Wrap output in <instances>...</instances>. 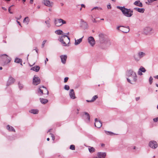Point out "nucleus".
Here are the masks:
<instances>
[{
  "label": "nucleus",
  "instance_id": "e433bc0d",
  "mask_svg": "<svg viewBox=\"0 0 158 158\" xmlns=\"http://www.w3.org/2000/svg\"><path fill=\"white\" fill-rule=\"evenodd\" d=\"M64 89L66 90H68L70 88L69 85H65L64 86Z\"/></svg>",
  "mask_w": 158,
  "mask_h": 158
},
{
  "label": "nucleus",
  "instance_id": "ea45409f",
  "mask_svg": "<svg viewBox=\"0 0 158 158\" xmlns=\"http://www.w3.org/2000/svg\"><path fill=\"white\" fill-rule=\"evenodd\" d=\"M153 78L151 76L149 79V81L150 83V84L151 85L152 82Z\"/></svg>",
  "mask_w": 158,
  "mask_h": 158
},
{
  "label": "nucleus",
  "instance_id": "7c9ffc66",
  "mask_svg": "<svg viewBox=\"0 0 158 158\" xmlns=\"http://www.w3.org/2000/svg\"><path fill=\"white\" fill-rule=\"evenodd\" d=\"M88 42L92 46H93L95 44V40H88Z\"/></svg>",
  "mask_w": 158,
  "mask_h": 158
},
{
  "label": "nucleus",
  "instance_id": "09e8293b",
  "mask_svg": "<svg viewBox=\"0 0 158 158\" xmlns=\"http://www.w3.org/2000/svg\"><path fill=\"white\" fill-rule=\"evenodd\" d=\"M88 40H94V39L93 37L90 36L88 37Z\"/></svg>",
  "mask_w": 158,
  "mask_h": 158
},
{
  "label": "nucleus",
  "instance_id": "20e7f679",
  "mask_svg": "<svg viewBox=\"0 0 158 158\" xmlns=\"http://www.w3.org/2000/svg\"><path fill=\"white\" fill-rule=\"evenodd\" d=\"M143 32L147 35H150L154 32L153 28L150 27H146L144 28L143 30Z\"/></svg>",
  "mask_w": 158,
  "mask_h": 158
},
{
  "label": "nucleus",
  "instance_id": "bb28decb",
  "mask_svg": "<svg viewBox=\"0 0 158 158\" xmlns=\"http://www.w3.org/2000/svg\"><path fill=\"white\" fill-rule=\"evenodd\" d=\"M15 62L18 63H20L21 65H22V61L20 59L18 58H16L15 60Z\"/></svg>",
  "mask_w": 158,
  "mask_h": 158
},
{
  "label": "nucleus",
  "instance_id": "6ab92c4d",
  "mask_svg": "<svg viewBox=\"0 0 158 158\" xmlns=\"http://www.w3.org/2000/svg\"><path fill=\"white\" fill-rule=\"evenodd\" d=\"M98 35L99 39H106L107 38L106 35L102 33H99Z\"/></svg>",
  "mask_w": 158,
  "mask_h": 158
},
{
  "label": "nucleus",
  "instance_id": "4468645a",
  "mask_svg": "<svg viewBox=\"0 0 158 158\" xmlns=\"http://www.w3.org/2000/svg\"><path fill=\"white\" fill-rule=\"evenodd\" d=\"M69 95L70 98L72 99H75L76 98L75 96V94L73 89H71L70 90L69 93Z\"/></svg>",
  "mask_w": 158,
  "mask_h": 158
},
{
  "label": "nucleus",
  "instance_id": "864d4df0",
  "mask_svg": "<svg viewBox=\"0 0 158 158\" xmlns=\"http://www.w3.org/2000/svg\"><path fill=\"white\" fill-rule=\"evenodd\" d=\"M139 99H140L139 97H137L135 98V99L136 101L139 100Z\"/></svg>",
  "mask_w": 158,
  "mask_h": 158
},
{
  "label": "nucleus",
  "instance_id": "9d476101",
  "mask_svg": "<svg viewBox=\"0 0 158 158\" xmlns=\"http://www.w3.org/2000/svg\"><path fill=\"white\" fill-rule=\"evenodd\" d=\"M42 3L46 6L49 7H52L53 4L52 2H50L49 0H44Z\"/></svg>",
  "mask_w": 158,
  "mask_h": 158
},
{
  "label": "nucleus",
  "instance_id": "a878e982",
  "mask_svg": "<svg viewBox=\"0 0 158 158\" xmlns=\"http://www.w3.org/2000/svg\"><path fill=\"white\" fill-rule=\"evenodd\" d=\"M40 69V67L38 66H36L31 68V70H32L35 72H38Z\"/></svg>",
  "mask_w": 158,
  "mask_h": 158
},
{
  "label": "nucleus",
  "instance_id": "f8f14e48",
  "mask_svg": "<svg viewBox=\"0 0 158 158\" xmlns=\"http://www.w3.org/2000/svg\"><path fill=\"white\" fill-rule=\"evenodd\" d=\"M146 71V70L144 68L143 66H140L139 69L137 72V73L138 75L141 76L143 75L142 73H145Z\"/></svg>",
  "mask_w": 158,
  "mask_h": 158
},
{
  "label": "nucleus",
  "instance_id": "39448f33",
  "mask_svg": "<svg viewBox=\"0 0 158 158\" xmlns=\"http://www.w3.org/2000/svg\"><path fill=\"white\" fill-rule=\"evenodd\" d=\"M146 55V53L145 52L140 51L138 52L137 55H135L134 57L135 61H138L141 59L145 56Z\"/></svg>",
  "mask_w": 158,
  "mask_h": 158
},
{
  "label": "nucleus",
  "instance_id": "c9c22d12",
  "mask_svg": "<svg viewBox=\"0 0 158 158\" xmlns=\"http://www.w3.org/2000/svg\"><path fill=\"white\" fill-rule=\"evenodd\" d=\"M74 44L75 45H77L81 42L82 40H75Z\"/></svg>",
  "mask_w": 158,
  "mask_h": 158
},
{
  "label": "nucleus",
  "instance_id": "aec40b11",
  "mask_svg": "<svg viewBox=\"0 0 158 158\" xmlns=\"http://www.w3.org/2000/svg\"><path fill=\"white\" fill-rule=\"evenodd\" d=\"M50 21V18H48L47 19L45 20V23L46 25V26L48 28H50L51 26Z\"/></svg>",
  "mask_w": 158,
  "mask_h": 158
},
{
  "label": "nucleus",
  "instance_id": "423d86ee",
  "mask_svg": "<svg viewBox=\"0 0 158 158\" xmlns=\"http://www.w3.org/2000/svg\"><path fill=\"white\" fill-rule=\"evenodd\" d=\"M54 23L56 26L59 27L66 24V22L61 19H55L54 20Z\"/></svg>",
  "mask_w": 158,
  "mask_h": 158
},
{
  "label": "nucleus",
  "instance_id": "4d7b16f0",
  "mask_svg": "<svg viewBox=\"0 0 158 158\" xmlns=\"http://www.w3.org/2000/svg\"><path fill=\"white\" fill-rule=\"evenodd\" d=\"M154 77L156 79H158V75H156V76H155Z\"/></svg>",
  "mask_w": 158,
  "mask_h": 158
},
{
  "label": "nucleus",
  "instance_id": "473e14b6",
  "mask_svg": "<svg viewBox=\"0 0 158 158\" xmlns=\"http://www.w3.org/2000/svg\"><path fill=\"white\" fill-rule=\"evenodd\" d=\"M88 150L89 151L91 152L92 153L94 152L95 150L94 148L93 147H89L88 148Z\"/></svg>",
  "mask_w": 158,
  "mask_h": 158
},
{
  "label": "nucleus",
  "instance_id": "c756f323",
  "mask_svg": "<svg viewBox=\"0 0 158 158\" xmlns=\"http://www.w3.org/2000/svg\"><path fill=\"white\" fill-rule=\"evenodd\" d=\"M40 102L43 104H45L48 102V100L46 99L40 98Z\"/></svg>",
  "mask_w": 158,
  "mask_h": 158
},
{
  "label": "nucleus",
  "instance_id": "0eeeda50",
  "mask_svg": "<svg viewBox=\"0 0 158 158\" xmlns=\"http://www.w3.org/2000/svg\"><path fill=\"white\" fill-rule=\"evenodd\" d=\"M116 28L117 30L124 33H127L130 31L129 27L128 26L126 27L122 26H118Z\"/></svg>",
  "mask_w": 158,
  "mask_h": 158
},
{
  "label": "nucleus",
  "instance_id": "8fccbe9b",
  "mask_svg": "<svg viewBox=\"0 0 158 158\" xmlns=\"http://www.w3.org/2000/svg\"><path fill=\"white\" fill-rule=\"evenodd\" d=\"M107 8L108 9H111V7L110 4L108 5H107Z\"/></svg>",
  "mask_w": 158,
  "mask_h": 158
},
{
  "label": "nucleus",
  "instance_id": "2f4dec72",
  "mask_svg": "<svg viewBox=\"0 0 158 158\" xmlns=\"http://www.w3.org/2000/svg\"><path fill=\"white\" fill-rule=\"evenodd\" d=\"M106 40H98V43L99 44L103 45L106 42Z\"/></svg>",
  "mask_w": 158,
  "mask_h": 158
},
{
  "label": "nucleus",
  "instance_id": "cd10ccee",
  "mask_svg": "<svg viewBox=\"0 0 158 158\" xmlns=\"http://www.w3.org/2000/svg\"><path fill=\"white\" fill-rule=\"evenodd\" d=\"M55 33L58 35H63V31L61 30H57L55 31Z\"/></svg>",
  "mask_w": 158,
  "mask_h": 158
},
{
  "label": "nucleus",
  "instance_id": "680f3d73",
  "mask_svg": "<svg viewBox=\"0 0 158 158\" xmlns=\"http://www.w3.org/2000/svg\"><path fill=\"white\" fill-rule=\"evenodd\" d=\"M21 17H22L21 16V15H20V16H19V19H20L21 18Z\"/></svg>",
  "mask_w": 158,
  "mask_h": 158
},
{
  "label": "nucleus",
  "instance_id": "3c124183",
  "mask_svg": "<svg viewBox=\"0 0 158 158\" xmlns=\"http://www.w3.org/2000/svg\"><path fill=\"white\" fill-rule=\"evenodd\" d=\"M16 22L19 25H20L21 27H22L21 24L19 21L17 20Z\"/></svg>",
  "mask_w": 158,
  "mask_h": 158
},
{
  "label": "nucleus",
  "instance_id": "6e6d98bb",
  "mask_svg": "<svg viewBox=\"0 0 158 158\" xmlns=\"http://www.w3.org/2000/svg\"><path fill=\"white\" fill-rule=\"evenodd\" d=\"M13 5H12V6H10L9 8V9H8V11L9 12H10V10H11V7L12 6H13Z\"/></svg>",
  "mask_w": 158,
  "mask_h": 158
},
{
  "label": "nucleus",
  "instance_id": "052dcab7",
  "mask_svg": "<svg viewBox=\"0 0 158 158\" xmlns=\"http://www.w3.org/2000/svg\"><path fill=\"white\" fill-rule=\"evenodd\" d=\"M33 0H30V2L31 3H32L33 2Z\"/></svg>",
  "mask_w": 158,
  "mask_h": 158
},
{
  "label": "nucleus",
  "instance_id": "72a5a7b5",
  "mask_svg": "<svg viewBox=\"0 0 158 158\" xmlns=\"http://www.w3.org/2000/svg\"><path fill=\"white\" fill-rule=\"evenodd\" d=\"M66 38H67L68 40H70V38H69V36H68L67 35H62L61 36V38L62 39H66Z\"/></svg>",
  "mask_w": 158,
  "mask_h": 158
},
{
  "label": "nucleus",
  "instance_id": "ddd939ff",
  "mask_svg": "<svg viewBox=\"0 0 158 158\" xmlns=\"http://www.w3.org/2000/svg\"><path fill=\"white\" fill-rule=\"evenodd\" d=\"M15 81V79L12 77L11 76H10L8 80V81L7 82L6 85L8 86L12 84Z\"/></svg>",
  "mask_w": 158,
  "mask_h": 158
},
{
  "label": "nucleus",
  "instance_id": "4be33fe9",
  "mask_svg": "<svg viewBox=\"0 0 158 158\" xmlns=\"http://www.w3.org/2000/svg\"><path fill=\"white\" fill-rule=\"evenodd\" d=\"M29 112L34 114H36L39 113V110L37 109H31L29 110Z\"/></svg>",
  "mask_w": 158,
  "mask_h": 158
},
{
  "label": "nucleus",
  "instance_id": "c03bdc74",
  "mask_svg": "<svg viewBox=\"0 0 158 158\" xmlns=\"http://www.w3.org/2000/svg\"><path fill=\"white\" fill-rule=\"evenodd\" d=\"M50 134L51 136V137H52V138L53 140V141L55 139V136L54 135L51 133H50Z\"/></svg>",
  "mask_w": 158,
  "mask_h": 158
},
{
  "label": "nucleus",
  "instance_id": "774afa93",
  "mask_svg": "<svg viewBox=\"0 0 158 158\" xmlns=\"http://www.w3.org/2000/svg\"><path fill=\"white\" fill-rule=\"evenodd\" d=\"M9 12L10 13V14H13V13L12 12L10 11V12Z\"/></svg>",
  "mask_w": 158,
  "mask_h": 158
},
{
  "label": "nucleus",
  "instance_id": "c85d7f7f",
  "mask_svg": "<svg viewBox=\"0 0 158 158\" xmlns=\"http://www.w3.org/2000/svg\"><path fill=\"white\" fill-rule=\"evenodd\" d=\"M98 98V96L97 95H95L93 97L92 99L91 100H86V101L88 102H93L96 100V99Z\"/></svg>",
  "mask_w": 158,
  "mask_h": 158
},
{
  "label": "nucleus",
  "instance_id": "393cba45",
  "mask_svg": "<svg viewBox=\"0 0 158 158\" xmlns=\"http://www.w3.org/2000/svg\"><path fill=\"white\" fill-rule=\"evenodd\" d=\"M134 9L135 10L138 11V12H139L140 13H143L145 10L144 8H137V7L135 8H134Z\"/></svg>",
  "mask_w": 158,
  "mask_h": 158
},
{
  "label": "nucleus",
  "instance_id": "f03ea898",
  "mask_svg": "<svg viewBox=\"0 0 158 158\" xmlns=\"http://www.w3.org/2000/svg\"><path fill=\"white\" fill-rule=\"evenodd\" d=\"M11 58L6 54L0 55V63L3 66L7 64L10 62Z\"/></svg>",
  "mask_w": 158,
  "mask_h": 158
},
{
  "label": "nucleus",
  "instance_id": "a18cd8bd",
  "mask_svg": "<svg viewBox=\"0 0 158 158\" xmlns=\"http://www.w3.org/2000/svg\"><path fill=\"white\" fill-rule=\"evenodd\" d=\"M153 120L154 122H156L158 121V117L154 118L153 119Z\"/></svg>",
  "mask_w": 158,
  "mask_h": 158
},
{
  "label": "nucleus",
  "instance_id": "a211bd4d",
  "mask_svg": "<svg viewBox=\"0 0 158 158\" xmlns=\"http://www.w3.org/2000/svg\"><path fill=\"white\" fill-rule=\"evenodd\" d=\"M106 155L105 152H98V158H105Z\"/></svg>",
  "mask_w": 158,
  "mask_h": 158
},
{
  "label": "nucleus",
  "instance_id": "b1692460",
  "mask_svg": "<svg viewBox=\"0 0 158 158\" xmlns=\"http://www.w3.org/2000/svg\"><path fill=\"white\" fill-rule=\"evenodd\" d=\"M30 21V19L28 17H26L23 20V23H26L27 25L28 24Z\"/></svg>",
  "mask_w": 158,
  "mask_h": 158
},
{
  "label": "nucleus",
  "instance_id": "69168bd1",
  "mask_svg": "<svg viewBox=\"0 0 158 158\" xmlns=\"http://www.w3.org/2000/svg\"><path fill=\"white\" fill-rule=\"evenodd\" d=\"M38 93H39L40 92V88H38Z\"/></svg>",
  "mask_w": 158,
  "mask_h": 158
},
{
  "label": "nucleus",
  "instance_id": "338daca9",
  "mask_svg": "<svg viewBox=\"0 0 158 158\" xmlns=\"http://www.w3.org/2000/svg\"><path fill=\"white\" fill-rule=\"evenodd\" d=\"M2 69V67H0V70H1Z\"/></svg>",
  "mask_w": 158,
  "mask_h": 158
},
{
  "label": "nucleus",
  "instance_id": "13d9d810",
  "mask_svg": "<svg viewBox=\"0 0 158 158\" xmlns=\"http://www.w3.org/2000/svg\"><path fill=\"white\" fill-rule=\"evenodd\" d=\"M2 9H3L4 10H6V8L4 7H2Z\"/></svg>",
  "mask_w": 158,
  "mask_h": 158
},
{
  "label": "nucleus",
  "instance_id": "6e6552de",
  "mask_svg": "<svg viewBox=\"0 0 158 158\" xmlns=\"http://www.w3.org/2000/svg\"><path fill=\"white\" fill-rule=\"evenodd\" d=\"M32 83L33 85H36L40 83L39 77L37 75H35L33 79Z\"/></svg>",
  "mask_w": 158,
  "mask_h": 158
},
{
  "label": "nucleus",
  "instance_id": "412c9836",
  "mask_svg": "<svg viewBox=\"0 0 158 158\" xmlns=\"http://www.w3.org/2000/svg\"><path fill=\"white\" fill-rule=\"evenodd\" d=\"M134 4L136 6L140 7H142L143 6V4L142 3L140 2L139 1H135Z\"/></svg>",
  "mask_w": 158,
  "mask_h": 158
},
{
  "label": "nucleus",
  "instance_id": "1a4fd4ad",
  "mask_svg": "<svg viewBox=\"0 0 158 158\" xmlns=\"http://www.w3.org/2000/svg\"><path fill=\"white\" fill-rule=\"evenodd\" d=\"M149 145L151 148L155 149L158 146L156 142L154 141H151L149 143Z\"/></svg>",
  "mask_w": 158,
  "mask_h": 158
},
{
  "label": "nucleus",
  "instance_id": "bf43d9fd",
  "mask_svg": "<svg viewBox=\"0 0 158 158\" xmlns=\"http://www.w3.org/2000/svg\"><path fill=\"white\" fill-rule=\"evenodd\" d=\"M84 36H83L82 37H81V38H80L78 40H82L83 38H84Z\"/></svg>",
  "mask_w": 158,
  "mask_h": 158
},
{
  "label": "nucleus",
  "instance_id": "de8ad7c7",
  "mask_svg": "<svg viewBox=\"0 0 158 158\" xmlns=\"http://www.w3.org/2000/svg\"><path fill=\"white\" fill-rule=\"evenodd\" d=\"M46 41L45 40H44L43 41V43L42 44V48L44 47V44H45V43H46Z\"/></svg>",
  "mask_w": 158,
  "mask_h": 158
},
{
  "label": "nucleus",
  "instance_id": "0e129e2a",
  "mask_svg": "<svg viewBox=\"0 0 158 158\" xmlns=\"http://www.w3.org/2000/svg\"><path fill=\"white\" fill-rule=\"evenodd\" d=\"M47 141H49V140L50 139H49V138H47Z\"/></svg>",
  "mask_w": 158,
  "mask_h": 158
},
{
  "label": "nucleus",
  "instance_id": "5701e85b",
  "mask_svg": "<svg viewBox=\"0 0 158 158\" xmlns=\"http://www.w3.org/2000/svg\"><path fill=\"white\" fill-rule=\"evenodd\" d=\"M6 128L9 131L15 132V130L13 127L9 125L6 126Z\"/></svg>",
  "mask_w": 158,
  "mask_h": 158
},
{
  "label": "nucleus",
  "instance_id": "f3484780",
  "mask_svg": "<svg viewBox=\"0 0 158 158\" xmlns=\"http://www.w3.org/2000/svg\"><path fill=\"white\" fill-rule=\"evenodd\" d=\"M61 62L65 64L66 63L67 56L66 55H62L60 56Z\"/></svg>",
  "mask_w": 158,
  "mask_h": 158
},
{
  "label": "nucleus",
  "instance_id": "e2e57ef3",
  "mask_svg": "<svg viewBox=\"0 0 158 158\" xmlns=\"http://www.w3.org/2000/svg\"><path fill=\"white\" fill-rule=\"evenodd\" d=\"M35 50L36 52L37 53H38V50L35 49Z\"/></svg>",
  "mask_w": 158,
  "mask_h": 158
},
{
  "label": "nucleus",
  "instance_id": "4c0bfd02",
  "mask_svg": "<svg viewBox=\"0 0 158 158\" xmlns=\"http://www.w3.org/2000/svg\"><path fill=\"white\" fill-rule=\"evenodd\" d=\"M156 0H148V2H146V3L148 5H149V3H152L154 1H156Z\"/></svg>",
  "mask_w": 158,
  "mask_h": 158
},
{
  "label": "nucleus",
  "instance_id": "9b49d317",
  "mask_svg": "<svg viewBox=\"0 0 158 158\" xmlns=\"http://www.w3.org/2000/svg\"><path fill=\"white\" fill-rule=\"evenodd\" d=\"M95 126L98 128L101 127L102 125L101 121L100 120H98L97 118H95Z\"/></svg>",
  "mask_w": 158,
  "mask_h": 158
},
{
  "label": "nucleus",
  "instance_id": "5fc2aeb1",
  "mask_svg": "<svg viewBox=\"0 0 158 158\" xmlns=\"http://www.w3.org/2000/svg\"><path fill=\"white\" fill-rule=\"evenodd\" d=\"M81 7H84V8L85 7V6L83 4H81Z\"/></svg>",
  "mask_w": 158,
  "mask_h": 158
},
{
  "label": "nucleus",
  "instance_id": "37998d69",
  "mask_svg": "<svg viewBox=\"0 0 158 158\" xmlns=\"http://www.w3.org/2000/svg\"><path fill=\"white\" fill-rule=\"evenodd\" d=\"M98 9V10H102V8H101L96 6V7H95L94 8H93L92 9V10H93L94 9Z\"/></svg>",
  "mask_w": 158,
  "mask_h": 158
},
{
  "label": "nucleus",
  "instance_id": "2eb2a0df",
  "mask_svg": "<svg viewBox=\"0 0 158 158\" xmlns=\"http://www.w3.org/2000/svg\"><path fill=\"white\" fill-rule=\"evenodd\" d=\"M42 88L43 89H40V93L42 94H47V95H48V91L47 88L44 86H42Z\"/></svg>",
  "mask_w": 158,
  "mask_h": 158
},
{
  "label": "nucleus",
  "instance_id": "f704fd0d",
  "mask_svg": "<svg viewBox=\"0 0 158 158\" xmlns=\"http://www.w3.org/2000/svg\"><path fill=\"white\" fill-rule=\"evenodd\" d=\"M84 113L86 116V118L87 119L88 121H89L90 119V116L89 114L86 112H85Z\"/></svg>",
  "mask_w": 158,
  "mask_h": 158
},
{
  "label": "nucleus",
  "instance_id": "49530a36",
  "mask_svg": "<svg viewBox=\"0 0 158 158\" xmlns=\"http://www.w3.org/2000/svg\"><path fill=\"white\" fill-rule=\"evenodd\" d=\"M68 79H69V78L68 77H65L64 79V82H65V83L68 80Z\"/></svg>",
  "mask_w": 158,
  "mask_h": 158
},
{
  "label": "nucleus",
  "instance_id": "dca6fc26",
  "mask_svg": "<svg viewBox=\"0 0 158 158\" xmlns=\"http://www.w3.org/2000/svg\"><path fill=\"white\" fill-rule=\"evenodd\" d=\"M60 42L63 46H69V45L70 40H60Z\"/></svg>",
  "mask_w": 158,
  "mask_h": 158
},
{
  "label": "nucleus",
  "instance_id": "f257e3e1",
  "mask_svg": "<svg viewBox=\"0 0 158 158\" xmlns=\"http://www.w3.org/2000/svg\"><path fill=\"white\" fill-rule=\"evenodd\" d=\"M126 75L130 77L131 80L129 78H127V81L133 84V82H135L137 80V77L136 73L131 69L127 70L126 72Z\"/></svg>",
  "mask_w": 158,
  "mask_h": 158
},
{
  "label": "nucleus",
  "instance_id": "79ce46f5",
  "mask_svg": "<svg viewBox=\"0 0 158 158\" xmlns=\"http://www.w3.org/2000/svg\"><path fill=\"white\" fill-rule=\"evenodd\" d=\"M70 148L72 150H74L75 149V146L73 145H71L70 147Z\"/></svg>",
  "mask_w": 158,
  "mask_h": 158
},
{
  "label": "nucleus",
  "instance_id": "58836bf2",
  "mask_svg": "<svg viewBox=\"0 0 158 158\" xmlns=\"http://www.w3.org/2000/svg\"><path fill=\"white\" fill-rule=\"evenodd\" d=\"M105 133L107 135H111L113 134V133L110 131H105Z\"/></svg>",
  "mask_w": 158,
  "mask_h": 158
},
{
  "label": "nucleus",
  "instance_id": "603ef678",
  "mask_svg": "<svg viewBox=\"0 0 158 158\" xmlns=\"http://www.w3.org/2000/svg\"><path fill=\"white\" fill-rule=\"evenodd\" d=\"M48 61V58H46V60H45V65L46 64V63H47V61Z\"/></svg>",
  "mask_w": 158,
  "mask_h": 158
},
{
  "label": "nucleus",
  "instance_id": "7ed1b4c3",
  "mask_svg": "<svg viewBox=\"0 0 158 158\" xmlns=\"http://www.w3.org/2000/svg\"><path fill=\"white\" fill-rule=\"evenodd\" d=\"M118 8L120 9L124 15L127 17H131L133 15V11L130 9L121 6H118Z\"/></svg>",
  "mask_w": 158,
  "mask_h": 158
},
{
  "label": "nucleus",
  "instance_id": "a19ab883",
  "mask_svg": "<svg viewBox=\"0 0 158 158\" xmlns=\"http://www.w3.org/2000/svg\"><path fill=\"white\" fill-rule=\"evenodd\" d=\"M18 85H19V88L20 89H22L23 88V85L21 84L20 82H19L18 83Z\"/></svg>",
  "mask_w": 158,
  "mask_h": 158
}]
</instances>
